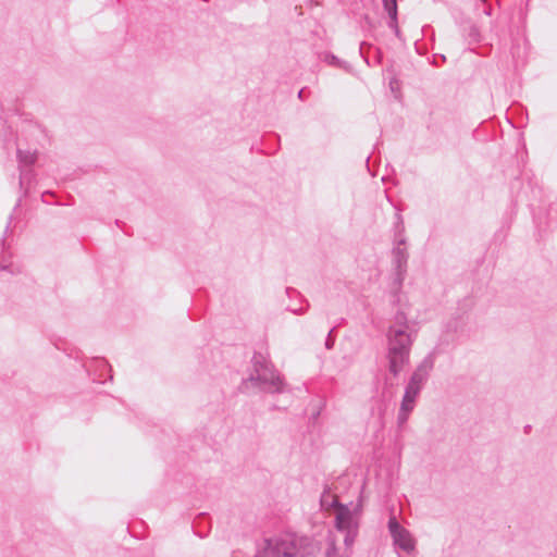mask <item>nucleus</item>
Here are the masks:
<instances>
[{
	"label": "nucleus",
	"instance_id": "nucleus-1",
	"mask_svg": "<svg viewBox=\"0 0 557 557\" xmlns=\"http://www.w3.org/2000/svg\"><path fill=\"white\" fill-rule=\"evenodd\" d=\"M414 337L412 324L404 312H398L389 327L388 339V368L397 375L404 370L409 360L410 347Z\"/></svg>",
	"mask_w": 557,
	"mask_h": 557
},
{
	"label": "nucleus",
	"instance_id": "nucleus-2",
	"mask_svg": "<svg viewBox=\"0 0 557 557\" xmlns=\"http://www.w3.org/2000/svg\"><path fill=\"white\" fill-rule=\"evenodd\" d=\"M313 552L314 547L310 545L308 537L286 533L277 539L267 540L265 547L255 557H302Z\"/></svg>",
	"mask_w": 557,
	"mask_h": 557
},
{
	"label": "nucleus",
	"instance_id": "nucleus-3",
	"mask_svg": "<svg viewBox=\"0 0 557 557\" xmlns=\"http://www.w3.org/2000/svg\"><path fill=\"white\" fill-rule=\"evenodd\" d=\"M249 381L258 383L262 388L269 392H278L283 386L280 374L263 356H256L253 358Z\"/></svg>",
	"mask_w": 557,
	"mask_h": 557
},
{
	"label": "nucleus",
	"instance_id": "nucleus-4",
	"mask_svg": "<svg viewBox=\"0 0 557 557\" xmlns=\"http://www.w3.org/2000/svg\"><path fill=\"white\" fill-rule=\"evenodd\" d=\"M358 524H333L327 534L326 557H341L342 548L349 550L357 536Z\"/></svg>",
	"mask_w": 557,
	"mask_h": 557
},
{
	"label": "nucleus",
	"instance_id": "nucleus-5",
	"mask_svg": "<svg viewBox=\"0 0 557 557\" xmlns=\"http://www.w3.org/2000/svg\"><path fill=\"white\" fill-rule=\"evenodd\" d=\"M423 381H424V375L421 374L420 372H416L412 375L409 384L407 385V388H406V392H405V395L403 398V403H401V408H400L401 416L404 419H406L408 413L413 409L416 398L418 397V395L421 391Z\"/></svg>",
	"mask_w": 557,
	"mask_h": 557
},
{
	"label": "nucleus",
	"instance_id": "nucleus-6",
	"mask_svg": "<svg viewBox=\"0 0 557 557\" xmlns=\"http://www.w3.org/2000/svg\"><path fill=\"white\" fill-rule=\"evenodd\" d=\"M394 544L406 553H411L416 548V540L404 524H388Z\"/></svg>",
	"mask_w": 557,
	"mask_h": 557
},
{
	"label": "nucleus",
	"instance_id": "nucleus-7",
	"mask_svg": "<svg viewBox=\"0 0 557 557\" xmlns=\"http://www.w3.org/2000/svg\"><path fill=\"white\" fill-rule=\"evenodd\" d=\"M362 511L361 500L351 503L349 505H342L335 507V519L336 522H349L360 518Z\"/></svg>",
	"mask_w": 557,
	"mask_h": 557
},
{
	"label": "nucleus",
	"instance_id": "nucleus-8",
	"mask_svg": "<svg viewBox=\"0 0 557 557\" xmlns=\"http://www.w3.org/2000/svg\"><path fill=\"white\" fill-rule=\"evenodd\" d=\"M342 506L337 503L336 495L330 490H325L321 496V507L335 516V507Z\"/></svg>",
	"mask_w": 557,
	"mask_h": 557
},
{
	"label": "nucleus",
	"instance_id": "nucleus-9",
	"mask_svg": "<svg viewBox=\"0 0 557 557\" xmlns=\"http://www.w3.org/2000/svg\"><path fill=\"white\" fill-rule=\"evenodd\" d=\"M384 8L386 12L388 13L389 17L394 22L396 20L397 15V4L396 0H383Z\"/></svg>",
	"mask_w": 557,
	"mask_h": 557
},
{
	"label": "nucleus",
	"instance_id": "nucleus-10",
	"mask_svg": "<svg viewBox=\"0 0 557 557\" xmlns=\"http://www.w3.org/2000/svg\"><path fill=\"white\" fill-rule=\"evenodd\" d=\"M193 525V532L196 534V535H199L200 537H202L203 535L197 530L195 529V525L196 524H191Z\"/></svg>",
	"mask_w": 557,
	"mask_h": 557
},
{
	"label": "nucleus",
	"instance_id": "nucleus-11",
	"mask_svg": "<svg viewBox=\"0 0 557 557\" xmlns=\"http://www.w3.org/2000/svg\"><path fill=\"white\" fill-rule=\"evenodd\" d=\"M395 84H396V82H391V88H392V90H395V88H396V85H395Z\"/></svg>",
	"mask_w": 557,
	"mask_h": 557
},
{
	"label": "nucleus",
	"instance_id": "nucleus-12",
	"mask_svg": "<svg viewBox=\"0 0 557 557\" xmlns=\"http://www.w3.org/2000/svg\"><path fill=\"white\" fill-rule=\"evenodd\" d=\"M28 163H32L34 161V157L30 156L27 160H26Z\"/></svg>",
	"mask_w": 557,
	"mask_h": 557
},
{
	"label": "nucleus",
	"instance_id": "nucleus-13",
	"mask_svg": "<svg viewBox=\"0 0 557 557\" xmlns=\"http://www.w3.org/2000/svg\"><path fill=\"white\" fill-rule=\"evenodd\" d=\"M347 550L344 549V552H342V554L339 553V556L343 557V555H345Z\"/></svg>",
	"mask_w": 557,
	"mask_h": 557
}]
</instances>
